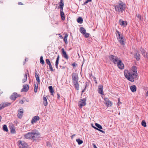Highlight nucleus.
<instances>
[{
  "label": "nucleus",
  "instance_id": "obj_19",
  "mask_svg": "<svg viewBox=\"0 0 148 148\" xmlns=\"http://www.w3.org/2000/svg\"><path fill=\"white\" fill-rule=\"evenodd\" d=\"M63 9L62 10L61 9H60V13L61 19L62 20L64 21L65 19V17L64 15V12L63 11Z\"/></svg>",
  "mask_w": 148,
  "mask_h": 148
},
{
  "label": "nucleus",
  "instance_id": "obj_17",
  "mask_svg": "<svg viewBox=\"0 0 148 148\" xmlns=\"http://www.w3.org/2000/svg\"><path fill=\"white\" fill-rule=\"evenodd\" d=\"M23 88L21 89V92H27L29 90V85L28 84H26L23 86Z\"/></svg>",
  "mask_w": 148,
  "mask_h": 148
},
{
  "label": "nucleus",
  "instance_id": "obj_21",
  "mask_svg": "<svg viewBox=\"0 0 148 148\" xmlns=\"http://www.w3.org/2000/svg\"><path fill=\"white\" fill-rule=\"evenodd\" d=\"M37 71L36 70H35V77L36 78L37 81L38 82V84H39L40 82L39 77L37 75Z\"/></svg>",
  "mask_w": 148,
  "mask_h": 148
},
{
  "label": "nucleus",
  "instance_id": "obj_32",
  "mask_svg": "<svg viewBox=\"0 0 148 148\" xmlns=\"http://www.w3.org/2000/svg\"><path fill=\"white\" fill-rule=\"evenodd\" d=\"M68 36V35L67 34H66L64 37V41L65 44H67L68 43V42H67V38Z\"/></svg>",
  "mask_w": 148,
  "mask_h": 148
},
{
  "label": "nucleus",
  "instance_id": "obj_60",
  "mask_svg": "<svg viewBox=\"0 0 148 148\" xmlns=\"http://www.w3.org/2000/svg\"><path fill=\"white\" fill-rule=\"evenodd\" d=\"M146 94V95L148 96V91L147 92Z\"/></svg>",
  "mask_w": 148,
  "mask_h": 148
},
{
  "label": "nucleus",
  "instance_id": "obj_33",
  "mask_svg": "<svg viewBox=\"0 0 148 148\" xmlns=\"http://www.w3.org/2000/svg\"><path fill=\"white\" fill-rule=\"evenodd\" d=\"M76 141L77 142L79 145H81L83 143V141L80 139H77L76 140Z\"/></svg>",
  "mask_w": 148,
  "mask_h": 148
},
{
  "label": "nucleus",
  "instance_id": "obj_11",
  "mask_svg": "<svg viewBox=\"0 0 148 148\" xmlns=\"http://www.w3.org/2000/svg\"><path fill=\"white\" fill-rule=\"evenodd\" d=\"M104 100L105 101L104 103L106 104L107 106H111L112 105V103L108 98H105L104 99Z\"/></svg>",
  "mask_w": 148,
  "mask_h": 148
},
{
  "label": "nucleus",
  "instance_id": "obj_7",
  "mask_svg": "<svg viewBox=\"0 0 148 148\" xmlns=\"http://www.w3.org/2000/svg\"><path fill=\"white\" fill-rule=\"evenodd\" d=\"M95 125L97 127L93 126L92 124V127L93 128H94L95 129L101 132L102 133H105V132L103 130H101V129H102L103 128H102V126L101 125H100V124H99L97 123H95Z\"/></svg>",
  "mask_w": 148,
  "mask_h": 148
},
{
  "label": "nucleus",
  "instance_id": "obj_20",
  "mask_svg": "<svg viewBox=\"0 0 148 148\" xmlns=\"http://www.w3.org/2000/svg\"><path fill=\"white\" fill-rule=\"evenodd\" d=\"M118 40L119 42L121 45H125L124 42L125 39H124L123 37H122V38H120V39H118Z\"/></svg>",
  "mask_w": 148,
  "mask_h": 148
},
{
  "label": "nucleus",
  "instance_id": "obj_46",
  "mask_svg": "<svg viewBox=\"0 0 148 148\" xmlns=\"http://www.w3.org/2000/svg\"><path fill=\"white\" fill-rule=\"evenodd\" d=\"M118 106H119L120 105V104H121V102H120V99L119 98L118 99Z\"/></svg>",
  "mask_w": 148,
  "mask_h": 148
},
{
  "label": "nucleus",
  "instance_id": "obj_54",
  "mask_svg": "<svg viewBox=\"0 0 148 148\" xmlns=\"http://www.w3.org/2000/svg\"><path fill=\"white\" fill-rule=\"evenodd\" d=\"M59 37L60 38H63L62 36L60 34H59Z\"/></svg>",
  "mask_w": 148,
  "mask_h": 148
},
{
  "label": "nucleus",
  "instance_id": "obj_4",
  "mask_svg": "<svg viewBox=\"0 0 148 148\" xmlns=\"http://www.w3.org/2000/svg\"><path fill=\"white\" fill-rule=\"evenodd\" d=\"M110 60L114 64H117L118 62L119 61V58L117 57L112 55H111L109 56Z\"/></svg>",
  "mask_w": 148,
  "mask_h": 148
},
{
  "label": "nucleus",
  "instance_id": "obj_6",
  "mask_svg": "<svg viewBox=\"0 0 148 148\" xmlns=\"http://www.w3.org/2000/svg\"><path fill=\"white\" fill-rule=\"evenodd\" d=\"M86 98L81 99L78 103L79 107L80 108H82L83 106H85L86 104Z\"/></svg>",
  "mask_w": 148,
  "mask_h": 148
},
{
  "label": "nucleus",
  "instance_id": "obj_1",
  "mask_svg": "<svg viewBox=\"0 0 148 148\" xmlns=\"http://www.w3.org/2000/svg\"><path fill=\"white\" fill-rule=\"evenodd\" d=\"M134 71H129L127 70H125L124 71V75L125 77L130 81L134 82L135 79L137 77V73H134Z\"/></svg>",
  "mask_w": 148,
  "mask_h": 148
},
{
  "label": "nucleus",
  "instance_id": "obj_30",
  "mask_svg": "<svg viewBox=\"0 0 148 148\" xmlns=\"http://www.w3.org/2000/svg\"><path fill=\"white\" fill-rule=\"evenodd\" d=\"M83 21V18L82 17H79L77 19V21L78 23H82Z\"/></svg>",
  "mask_w": 148,
  "mask_h": 148
},
{
  "label": "nucleus",
  "instance_id": "obj_57",
  "mask_svg": "<svg viewBox=\"0 0 148 148\" xmlns=\"http://www.w3.org/2000/svg\"><path fill=\"white\" fill-rule=\"evenodd\" d=\"M86 85H87L85 86V88L84 89H85V90H86Z\"/></svg>",
  "mask_w": 148,
  "mask_h": 148
},
{
  "label": "nucleus",
  "instance_id": "obj_14",
  "mask_svg": "<svg viewBox=\"0 0 148 148\" xmlns=\"http://www.w3.org/2000/svg\"><path fill=\"white\" fill-rule=\"evenodd\" d=\"M40 119V117L38 116H36L33 117L31 121V123L33 124L35 123H36Z\"/></svg>",
  "mask_w": 148,
  "mask_h": 148
},
{
  "label": "nucleus",
  "instance_id": "obj_8",
  "mask_svg": "<svg viewBox=\"0 0 148 148\" xmlns=\"http://www.w3.org/2000/svg\"><path fill=\"white\" fill-rule=\"evenodd\" d=\"M72 78L73 83L78 82L79 78L78 75L75 73H73L72 74Z\"/></svg>",
  "mask_w": 148,
  "mask_h": 148
},
{
  "label": "nucleus",
  "instance_id": "obj_24",
  "mask_svg": "<svg viewBox=\"0 0 148 148\" xmlns=\"http://www.w3.org/2000/svg\"><path fill=\"white\" fill-rule=\"evenodd\" d=\"M73 84H74V87L77 90H78L79 89V84L78 83V82H75L74 83H73Z\"/></svg>",
  "mask_w": 148,
  "mask_h": 148
},
{
  "label": "nucleus",
  "instance_id": "obj_45",
  "mask_svg": "<svg viewBox=\"0 0 148 148\" xmlns=\"http://www.w3.org/2000/svg\"><path fill=\"white\" fill-rule=\"evenodd\" d=\"M91 1H90V0H89V1L88 0H87V1H85L84 3L82 4V5H84L86 4L88 2H91Z\"/></svg>",
  "mask_w": 148,
  "mask_h": 148
},
{
  "label": "nucleus",
  "instance_id": "obj_61",
  "mask_svg": "<svg viewBox=\"0 0 148 148\" xmlns=\"http://www.w3.org/2000/svg\"><path fill=\"white\" fill-rule=\"evenodd\" d=\"M3 93V92L2 91H1L0 92V94H1Z\"/></svg>",
  "mask_w": 148,
  "mask_h": 148
},
{
  "label": "nucleus",
  "instance_id": "obj_9",
  "mask_svg": "<svg viewBox=\"0 0 148 148\" xmlns=\"http://www.w3.org/2000/svg\"><path fill=\"white\" fill-rule=\"evenodd\" d=\"M21 96V95L18 94L17 93L14 92L11 96L10 99L12 100L15 101L17 97H20Z\"/></svg>",
  "mask_w": 148,
  "mask_h": 148
},
{
  "label": "nucleus",
  "instance_id": "obj_5",
  "mask_svg": "<svg viewBox=\"0 0 148 148\" xmlns=\"http://www.w3.org/2000/svg\"><path fill=\"white\" fill-rule=\"evenodd\" d=\"M17 143L19 148H25L27 147V144L26 142L21 140H18Z\"/></svg>",
  "mask_w": 148,
  "mask_h": 148
},
{
  "label": "nucleus",
  "instance_id": "obj_56",
  "mask_svg": "<svg viewBox=\"0 0 148 148\" xmlns=\"http://www.w3.org/2000/svg\"><path fill=\"white\" fill-rule=\"evenodd\" d=\"M1 117L0 115V122L1 121Z\"/></svg>",
  "mask_w": 148,
  "mask_h": 148
},
{
  "label": "nucleus",
  "instance_id": "obj_40",
  "mask_svg": "<svg viewBox=\"0 0 148 148\" xmlns=\"http://www.w3.org/2000/svg\"><path fill=\"white\" fill-rule=\"evenodd\" d=\"M136 16L139 18V20L141 21L142 16L141 15L139 14H137Z\"/></svg>",
  "mask_w": 148,
  "mask_h": 148
},
{
  "label": "nucleus",
  "instance_id": "obj_53",
  "mask_svg": "<svg viewBox=\"0 0 148 148\" xmlns=\"http://www.w3.org/2000/svg\"><path fill=\"white\" fill-rule=\"evenodd\" d=\"M18 4L19 5H23V4L21 2H19L18 3Z\"/></svg>",
  "mask_w": 148,
  "mask_h": 148
},
{
  "label": "nucleus",
  "instance_id": "obj_58",
  "mask_svg": "<svg viewBox=\"0 0 148 148\" xmlns=\"http://www.w3.org/2000/svg\"><path fill=\"white\" fill-rule=\"evenodd\" d=\"M27 60H28V59L27 58H25V61H28Z\"/></svg>",
  "mask_w": 148,
  "mask_h": 148
},
{
  "label": "nucleus",
  "instance_id": "obj_39",
  "mask_svg": "<svg viewBox=\"0 0 148 148\" xmlns=\"http://www.w3.org/2000/svg\"><path fill=\"white\" fill-rule=\"evenodd\" d=\"M142 125L144 127L146 126V123L144 120H143L141 123Z\"/></svg>",
  "mask_w": 148,
  "mask_h": 148
},
{
  "label": "nucleus",
  "instance_id": "obj_37",
  "mask_svg": "<svg viewBox=\"0 0 148 148\" xmlns=\"http://www.w3.org/2000/svg\"><path fill=\"white\" fill-rule=\"evenodd\" d=\"M116 34H118V39H120V38H122V37H123L120 34L119 31H118V30H116Z\"/></svg>",
  "mask_w": 148,
  "mask_h": 148
},
{
  "label": "nucleus",
  "instance_id": "obj_22",
  "mask_svg": "<svg viewBox=\"0 0 148 148\" xmlns=\"http://www.w3.org/2000/svg\"><path fill=\"white\" fill-rule=\"evenodd\" d=\"M47 99L45 97H43V103L45 106H46L48 104Z\"/></svg>",
  "mask_w": 148,
  "mask_h": 148
},
{
  "label": "nucleus",
  "instance_id": "obj_12",
  "mask_svg": "<svg viewBox=\"0 0 148 148\" xmlns=\"http://www.w3.org/2000/svg\"><path fill=\"white\" fill-rule=\"evenodd\" d=\"M117 66L118 68L121 69H124V65L122 62L121 60H120L117 62Z\"/></svg>",
  "mask_w": 148,
  "mask_h": 148
},
{
  "label": "nucleus",
  "instance_id": "obj_28",
  "mask_svg": "<svg viewBox=\"0 0 148 148\" xmlns=\"http://www.w3.org/2000/svg\"><path fill=\"white\" fill-rule=\"evenodd\" d=\"M79 31L80 32L83 34L86 33V30L83 27H81L79 29Z\"/></svg>",
  "mask_w": 148,
  "mask_h": 148
},
{
  "label": "nucleus",
  "instance_id": "obj_52",
  "mask_svg": "<svg viewBox=\"0 0 148 148\" xmlns=\"http://www.w3.org/2000/svg\"><path fill=\"white\" fill-rule=\"evenodd\" d=\"M75 135V134H74L71 136V139H73V137Z\"/></svg>",
  "mask_w": 148,
  "mask_h": 148
},
{
  "label": "nucleus",
  "instance_id": "obj_44",
  "mask_svg": "<svg viewBox=\"0 0 148 148\" xmlns=\"http://www.w3.org/2000/svg\"><path fill=\"white\" fill-rule=\"evenodd\" d=\"M142 54L144 55L145 57L146 56L147 58H148V53H146V55H145V53L144 52L142 53Z\"/></svg>",
  "mask_w": 148,
  "mask_h": 148
},
{
  "label": "nucleus",
  "instance_id": "obj_31",
  "mask_svg": "<svg viewBox=\"0 0 148 148\" xmlns=\"http://www.w3.org/2000/svg\"><path fill=\"white\" fill-rule=\"evenodd\" d=\"M135 58H136L137 60H139L140 59V55L138 53H136L135 54Z\"/></svg>",
  "mask_w": 148,
  "mask_h": 148
},
{
  "label": "nucleus",
  "instance_id": "obj_34",
  "mask_svg": "<svg viewBox=\"0 0 148 148\" xmlns=\"http://www.w3.org/2000/svg\"><path fill=\"white\" fill-rule=\"evenodd\" d=\"M40 62L42 65L44 64H45V62L44 60H43V57L42 56H41L40 57Z\"/></svg>",
  "mask_w": 148,
  "mask_h": 148
},
{
  "label": "nucleus",
  "instance_id": "obj_50",
  "mask_svg": "<svg viewBox=\"0 0 148 148\" xmlns=\"http://www.w3.org/2000/svg\"><path fill=\"white\" fill-rule=\"evenodd\" d=\"M57 95L58 96L57 98L59 99L60 97V95L58 93H57Z\"/></svg>",
  "mask_w": 148,
  "mask_h": 148
},
{
  "label": "nucleus",
  "instance_id": "obj_3",
  "mask_svg": "<svg viewBox=\"0 0 148 148\" xmlns=\"http://www.w3.org/2000/svg\"><path fill=\"white\" fill-rule=\"evenodd\" d=\"M40 135L39 133H36L34 130H32L31 132H29L24 135V137L26 138H31L35 139L36 138L39 137Z\"/></svg>",
  "mask_w": 148,
  "mask_h": 148
},
{
  "label": "nucleus",
  "instance_id": "obj_42",
  "mask_svg": "<svg viewBox=\"0 0 148 148\" xmlns=\"http://www.w3.org/2000/svg\"><path fill=\"white\" fill-rule=\"evenodd\" d=\"M11 132L12 134L15 133V130L14 128H11Z\"/></svg>",
  "mask_w": 148,
  "mask_h": 148
},
{
  "label": "nucleus",
  "instance_id": "obj_62",
  "mask_svg": "<svg viewBox=\"0 0 148 148\" xmlns=\"http://www.w3.org/2000/svg\"><path fill=\"white\" fill-rule=\"evenodd\" d=\"M60 1H63V0H60Z\"/></svg>",
  "mask_w": 148,
  "mask_h": 148
},
{
  "label": "nucleus",
  "instance_id": "obj_2",
  "mask_svg": "<svg viewBox=\"0 0 148 148\" xmlns=\"http://www.w3.org/2000/svg\"><path fill=\"white\" fill-rule=\"evenodd\" d=\"M114 7L115 10L117 13H122L124 11L126 7L125 3L121 1L116 5H114Z\"/></svg>",
  "mask_w": 148,
  "mask_h": 148
},
{
  "label": "nucleus",
  "instance_id": "obj_59",
  "mask_svg": "<svg viewBox=\"0 0 148 148\" xmlns=\"http://www.w3.org/2000/svg\"><path fill=\"white\" fill-rule=\"evenodd\" d=\"M62 68L63 69H64L65 67L64 66H62Z\"/></svg>",
  "mask_w": 148,
  "mask_h": 148
},
{
  "label": "nucleus",
  "instance_id": "obj_49",
  "mask_svg": "<svg viewBox=\"0 0 148 148\" xmlns=\"http://www.w3.org/2000/svg\"><path fill=\"white\" fill-rule=\"evenodd\" d=\"M92 145L93 146L94 148H97L95 144H93Z\"/></svg>",
  "mask_w": 148,
  "mask_h": 148
},
{
  "label": "nucleus",
  "instance_id": "obj_10",
  "mask_svg": "<svg viewBox=\"0 0 148 148\" xmlns=\"http://www.w3.org/2000/svg\"><path fill=\"white\" fill-rule=\"evenodd\" d=\"M11 103L8 102H4L0 104V110H1L7 106H9Z\"/></svg>",
  "mask_w": 148,
  "mask_h": 148
},
{
  "label": "nucleus",
  "instance_id": "obj_55",
  "mask_svg": "<svg viewBox=\"0 0 148 148\" xmlns=\"http://www.w3.org/2000/svg\"><path fill=\"white\" fill-rule=\"evenodd\" d=\"M85 89H84V90H82V93L84 92H85Z\"/></svg>",
  "mask_w": 148,
  "mask_h": 148
},
{
  "label": "nucleus",
  "instance_id": "obj_15",
  "mask_svg": "<svg viewBox=\"0 0 148 148\" xmlns=\"http://www.w3.org/2000/svg\"><path fill=\"white\" fill-rule=\"evenodd\" d=\"M62 52V55L63 56L66 60H68L69 59V57L66 54V52L64 51V48H62L61 49Z\"/></svg>",
  "mask_w": 148,
  "mask_h": 148
},
{
  "label": "nucleus",
  "instance_id": "obj_13",
  "mask_svg": "<svg viewBox=\"0 0 148 148\" xmlns=\"http://www.w3.org/2000/svg\"><path fill=\"white\" fill-rule=\"evenodd\" d=\"M23 109H19L18 111V117L19 118H21L23 115Z\"/></svg>",
  "mask_w": 148,
  "mask_h": 148
},
{
  "label": "nucleus",
  "instance_id": "obj_26",
  "mask_svg": "<svg viewBox=\"0 0 148 148\" xmlns=\"http://www.w3.org/2000/svg\"><path fill=\"white\" fill-rule=\"evenodd\" d=\"M130 89L131 91L133 92L136 91V88L135 85H133L131 86Z\"/></svg>",
  "mask_w": 148,
  "mask_h": 148
},
{
  "label": "nucleus",
  "instance_id": "obj_25",
  "mask_svg": "<svg viewBox=\"0 0 148 148\" xmlns=\"http://www.w3.org/2000/svg\"><path fill=\"white\" fill-rule=\"evenodd\" d=\"M59 56H58L57 57L56 60V64H55L56 68L57 69H58V64L59 62Z\"/></svg>",
  "mask_w": 148,
  "mask_h": 148
},
{
  "label": "nucleus",
  "instance_id": "obj_48",
  "mask_svg": "<svg viewBox=\"0 0 148 148\" xmlns=\"http://www.w3.org/2000/svg\"><path fill=\"white\" fill-rule=\"evenodd\" d=\"M92 77L94 79V81L95 82V83H97V81L96 79V78L95 77H94L93 76H92Z\"/></svg>",
  "mask_w": 148,
  "mask_h": 148
},
{
  "label": "nucleus",
  "instance_id": "obj_43",
  "mask_svg": "<svg viewBox=\"0 0 148 148\" xmlns=\"http://www.w3.org/2000/svg\"><path fill=\"white\" fill-rule=\"evenodd\" d=\"M46 145L47 146L49 147H51V144L49 142H47L46 143Z\"/></svg>",
  "mask_w": 148,
  "mask_h": 148
},
{
  "label": "nucleus",
  "instance_id": "obj_41",
  "mask_svg": "<svg viewBox=\"0 0 148 148\" xmlns=\"http://www.w3.org/2000/svg\"><path fill=\"white\" fill-rule=\"evenodd\" d=\"M84 36L86 38H87L89 36V34L88 33H86H86H85V34H83Z\"/></svg>",
  "mask_w": 148,
  "mask_h": 148
},
{
  "label": "nucleus",
  "instance_id": "obj_63",
  "mask_svg": "<svg viewBox=\"0 0 148 148\" xmlns=\"http://www.w3.org/2000/svg\"><path fill=\"white\" fill-rule=\"evenodd\" d=\"M25 62H24V63L23 64H25Z\"/></svg>",
  "mask_w": 148,
  "mask_h": 148
},
{
  "label": "nucleus",
  "instance_id": "obj_16",
  "mask_svg": "<svg viewBox=\"0 0 148 148\" xmlns=\"http://www.w3.org/2000/svg\"><path fill=\"white\" fill-rule=\"evenodd\" d=\"M46 63L49 65V69L51 71H54L52 66L51 65V62L49 59H46L45 60Z\"/></svg>",
  "mask_w": 148,
  "mask_h": 148
},
{
  "label": "nucleus",
  "instance_id": "obj_23",
  "mask_svg": "<svg viewBox=\"0 0 148 148\" xmlns=\"http://www.w3.org/2000/svg\"><path fill=\"white\" fill-rule=\"evenodd\" d=\"M120 24L121 25L125 26L127 24V23L126 22H125L124 21L121 19L119 20Z\"/></svg>",
  "mask_w": 148,
  "mask_h": 148
},
{
  "label": "nucleus",
  "instance_id": "obj_36",
  "mask_svg": "<svg viewBox=\"0 0 148 148\" xmlns=\"http://www.w3.org/2000/svg\"><path fill=\"white\" fill-rule=\"evenodd\" d=\"M3 129L4 131L8 132V130L6 125H3Z\"/></svg>",
  "mask_w": 148,
  "mask_h": 148
},
{
  "label": "nucleus",
  "instance_id": "obj_27",
  "mask_svg": "<svg viewBox=\"0 0 148 148\" xmlns=\"http://www.w3.org/2000/svg\"><path fill=\"white\" fill-rule=\"evenodd\" d=\"M48 88L50 92L51 93V95H53V93L54 92V91L53 89L52 86H49L48 87Z\"/></svg>",
  "mask_w": 148,
  "mask_h": 148
},
{
  "label": "nucleus",
  "instance_id": "obj_29",
  "mask_svg": "<svg viewBox=\"0 0 148 148\" xmlns=\"http://www.w3.org/2000/svg\"><path fill=\"white\" fill-rule=\"evenodd\" d=\"M64 5L63 1H60L59 2V6H60V9H61V10L63 9Z\"/></svg>",
  "mask_w": 148,
  "mask_h": 148
},
{
  "label": "nucleus",
  "instance_id": "obj_51",
  "mask_svg": "<svg viewBox=\"0 0 148 148\" xmlns=\"http://www.w3.org/2000/svg\"><path fill=\"white\" fill-rule=\"evenodd\" d=\"M20 103H21V104H23V103H24V101H23V100H21V101H20L19 102Z\"/></svg>",
  "mask_w": 148,
  "mask_h": 148
},
{
  "label": "nucleus",
  "instance_id": "obj_35",
  "mask_svg": "<svg viewBox=\"0 0 148 148\" xmlns=\"http://www.w3.org/2000/svg\"><path fill=\"white\" fill-rule=\"evenodd\" d=\"M27 75L26 74H25L24 75V78L23 79V83L24 82H25L27 80Z\"/></svg>",
  "mask_w": 148,
  "mask_h": 148
},
{
  "label": "nucleus",
  "instance_id": "obj_47",
  "mask_svg": "<svg viewBox=\"0 0 148 148\" xmlns=\"http://www.w3.org/2000/svg\"><path fill=\"white\" fill-rule=\"evenodd\" d=\"M77 65V64H76L75 63H74L72 64V66H73V67H75V66H76V65Z\"/></svg>",
  "mask_w": 148,
  "mask_h": 148
},
{
  "label": "nucleus",
  "instance_id": "obj_38",
  "mask_svg": "<svg viewBox=\"0 0 148 148\" xmlns=\"http://www.w3.org/2000/svg\"><path fill=\"white\" fill-rule=\"evenodd\" d=\"M38 88V84L36 83V84H34V91L35 93H36L37 91V89Z\"/></svg>",
  "mask_w": 148,
  "mask_h": 148
},
{
  "label": "nucleus",
  "instance_id": "obj_18",
  "mask_svg": "<svg viewBox=\"0 0 148 148\" xmlns=\"http://www.w3.org/2000/svg\"><path fill=\"white\" fill-rule=\"evenodd\" d=\"M98 92L101 95H103V86L102 85H99L98 89Z\"/></svg>",
  "mask_w": 148,
  "mask_h": 148
}]
</instances>
